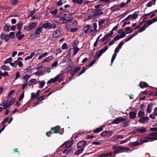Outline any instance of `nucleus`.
Listing matches in <instances>:
<instances>
[{"mask_svg": "<svg viewBox=\"0 0 157 157\" xmlns=\"http://www.w3.org/2000/svg\"><path fill=\"white\" fill-rule=\"evenodd\" d=\"M107 36H106L105 35L103 38H102L100 40L101 42H103L104 41L106 40L107 39Z\"/></svg>", "mask_w": 157, "mask_h": 157, "instance_id": "69168bd1", "label": "nucleus"}, {"mask_svg": "<svg viewBox=\"0 0 157 157\" xmlns=\"http://www.w3.org/2000/svg\"><path fill=\"white\" fill-rule=\"evenodd\" d=\"M39 82L40 88H42L44 86L45 84V82L44 81H40Z\"/></svg>", "mask_w": 157, "mask_h": 157, "instance_id": "a18cd8bd", "label": "nucleus"}, {"mask_svg": "<svg viewBox=\"0 0 157 157\" xmlns=\"http://www.w3.org/2000/svg\"><path fill=\"white\" fill-rule=\"evenodd\" d=\"M36 82V79L32 78L30 79L28 82V85L30 86L34 83H35Z\"/></svg>", "mask_w": 157, "mask_h": 157, "instance_id": "5701e85b", "label": "nucleus"}, {"mask_svg": "<svg viewBox=\"0 0 157 157\" xmlns=\"http://www.w3.org/2000/svg\"><path fill=\"white\" fill-rule=\"evenodd\" d=\"M157 21V18H155L151 20H149L146 22V25L147 26H148L152 24L153 22H155Z\"/></svg>", "mask_w": 157, "mask_h": 157, "instance_id": "4468645a", "label": "nucleus"}, {"mask_svg": "<svg viewBox=\"0 0 157 157\" xmlns=\"http://www.w3.org/2000/svg\"><path fill=\"white\" fill-rule=\"evenodd\" d=\"M124 44V43L123 42H121L118 46L116 47L115 49V50L114 52L115 53L116 52H119V50L121 49Z\"/></svg>", "mask_w": 157, "mask_h": 157, "instance_id": "2eb2a0df", "label": "nucleus"}, {"mask_svg": "<svg viewBox=\"0 0 157 157\" xmlns=\"http://www.w3.org/2000/svg\"><path fill=\"white\" fill-rule=\"evenodd\" d=\"M3 101L5 102V103L9 106L13 104L14 101L12 100L11 99L10 100H7L6 101L4 100Z\"/></svg>", "mask_w": 157, "mask_h": 157, "instance_id": "a211bd4d", "label": "nucleus"}, {"mask_svg": "<svg viewBox=\"0 0 157 157\" xmlns=\"http://www.w3.org/2000/svg\"><path fill=\"white\" fill-rule=\"evenodd\" d=\"M113 34V32H110L109 33H108L107 35H106V36H107V38L108 39L109 37H111L112 36Z\"/></svg>", "mask_w": 157, "mask_h": 157, "instance_id": "5fc2aeb1", "label": "nucleus"}, {"mask_svg": "<svg viewBox=\"0 0 157 157\" xmlns=\"http://www.w3.org/2000/svg\"><path fill=\"white\" fill-rule=\"evenodd\" d=\"M67 20L66 18H61L60 20V21L59 22L61 24H64L66 22Z\"/></svg>", "mask_w": 157, "mask_h": 157, "instance_id": "58836bf2", "label": "nucleus"}, {"mask_svg": "<svg viewBox=\"0 0 157 157\" xmlns=\"http://www.w3.org/2000/svg\"><path fill=\"white\" fill-rule=\"evenodd\" d=\"M63 74L60 73L58 75L54 78H52L50 79L47 83L48 84L50 83L55 82L59 80V82H61L63 79Z\"/></svg>", "mask_w": 157, "mask_h": 157, "instance_id": "20e7f679", "label": "nucleus"}, {"mask_svg": "<svg viewBox=\"0 0 157 157\" xmlns=\"http://www.w3.org/2000/svg\"><path fill=\"white\" fill-rule=\"evenodd\" d=\"M145 116V113L142 110H140L138 114V116L140 117H144Z\"/></svg>", "mask_w": 157, "mask_h": 157, "instance_id": "bb28decb", "label": "nucleus"}, {"mask_svg": "<svg viewBox=\"0 0 157 157\" xmlns=\"http://www.w3.org/2000/svg\"><path fill=\"white\" fill-rule=\"evenodd\" d=\"M43 29L41 27L37 28L35 31V33L36 35H39L40 33L42 32Z\"/></svg>", "mask_w": 157, "mask_h": 157, "instance_id": "6ab92c4d", "label": "nucleus"}, {"mask_svg": "<svg viewBox=\"0 0 157 157\" xmlns=\"http://www.w3.org/2000/svg\"><path fill=\"white\" fill-rule=\"evenodd\" d=\"M37 24L36 22H33L26 27H24V28L26 27V28H25V29L27 31H29L30 30L33 29L36 26Z\"/></svg>", "mask_w": 157, "mask_h": 157, "instance_id": "6e6552de", "label": "nucleus"}, {"mask_svg": "<svg viewBox=\"0 0 157 157\" xmlns=\"http://www.w3.org/2000/svg\"><path fill=\"white\" fill-rule=\"evenodd\" d=\"M9 37H11V38H13L15 36V33L14 32H11L9 33Z\"/></svg>", "mask_w": 157, "mask_h": 157, "instance_id": "de8ad7c7", "label": "nucleus"}, {"mask_svg": "<svg viewBox=\"0 0 157 157\" xmlns=\"http://www.w3.org/2000/svg\"><path fill=\"white\" fill-rule=\"evenodd\" d=\"M72 18H73V17H72V15L70 14L69 15V17H66V19L67 21H70L71 20H72Z\"/></svg>", "mask_w": 157, "mask_h": 157, "instance_id": "4d7b16f0", "label": "nucleus"}, {"mask_svg": "<svg viewBox=\"0 0 157 157\" xmlns=\"http://www.w3.org/2000/svg\"><path fill=\"white\" fill-rule=\"evenodd\" d=\"M23 26V23L22 22H20L17 24V29L19 30H20L22 29Z\"/></svg>", "mask_w": 157, "mask_h": 157, "instance_id": "f704fd0d", "label": "nucleus"}, {"mask_svg": "<svg viewBox=\"0 0 157 157\" xmlns=\"http://www.w3.org/2000/svg\"><path fill=\"white\" fill-rule=\"evenodd\" d=\"M73 49V55H75L78 52L79 50V48L75 46H74Z\"/></svg>", "mask_w": 157, "mask_h": 157, "instance_id": "a878e982", "label": "nucleus"}, {"mask_svg": "<svg viewBox=\"0 0 157 157\" xmlns=\"http://www.w3.org/2000/svg\"><path fill=\"white\" fill-rule=\"evenodd\" d=\"M25 35L22 34V35H18L17 36H16V37L17 38V39L18 40H21L24 36Z\"/></svg>", "mask_w": 157, "mask_h": 157, "instance_id": "c03bdc74", "label": "nucleus"}, {"mask_svg": "<svg viewBox=\"0 0 157 157\" xmlns=\"http://www.w3.org/2000/svg\"><path fill=\"white\" fill-rule=\"evenodd\" d=\"M12 58L11 57H10L7 59H6L4 61V63L5 64H6L8 63H10V62L12 60Z\"/></svg>", "mask_w": 157, "mask_h": 157, "instance_id": "ea45409f", "label": "nucleus"}, {"mask_svg": "<svg viewBox=\"0 0 157 157\" xmlns=\"http://www.w3.org/2000/svg\"><path fill=\"white\" fill-rule=\"evenodd\" d=\"M84 150V148H80L78 149L77 151L75 152V154L76 155H79L82 153Z\"/></svg>", "mask_w": 157, "mask_h": 157, "instance_id": "c85d7f7f", "label": "nucleus"}, {"mask_svg": "<svg viewBox=\"0 0 157 157\" xmlns=\"http://www.w3.org/2000/svg\"><path fill=\"white\" fill-rule=\"evenodd\" d=\"M35 75L38 76L40 75H42L43 74L42 73L41 70V69L40 70H39L37 71L35 73Z\"/></svg>", "mask_w": 157, "mask_h": 157, "instance_id": "09e8293b", "label": "nucleus"}, {"mask_svg": "<svg viewBox=\"0 0 157 157\" xmlns=\"http://www.w3.org/2000/svg\"><path fill=\"white\" fill-rule=\"evenodd\" d=\"M63 4V1L62 0H59L58 2H57V5L58 6H61Z\"/></svg>", "mask_w": 157, "mask_h": 157, "instance_id": "bf43d9fd", "label": "nucleus"}, {"mask_svg": "<svg viewBox=\"0 0 157 157\" xmlns=\"http://www.w3.org/2000/svg\"><path fill=\"white\" fill-rule=\"evenodd\" d=\"M96 61L95 59L92 60L89 64L88 66L89 67L92 66L94 64Z\"/></svg>", "mask_w": 157, "mask_h": 157, "instance_id": "864d4df0", "label": "nucleus"}, {"mask_svg": "<svg viewBox=\"0 0 157 157\" xmlns=\"http://www.w3.org/2000/svg\"><path fill=\"white\" fill-rule=\"evenodd\" d=\"M148 26H147L146 25V23L144 24V26H143L139 29V32L140 33H141L144 31L146 29V28Z\"/></svg>", "mask_w": 157, "mask_h": 157, "instance_id": "c9c22d12", "label": "nucleus"}, {"mask_svg": "<svg viewBox=\"0 0 157 157\" xmlns=\"http://www.w3.org/2000/svg\"><path fill=\"white\" fill-rule=\"evenodd\" d=\"M56 25L55 24H51L49 28V29H55L56 28Z\"/></svg>", "mask_w": 157, "mask_h": 157, "instance_id": "603ef678", "label": "nucleus"}, {"mask_svg": "<svg viewBox=\"0 0 157 157\" xmlns=\"http://www.w3.org/2000/svg\"><path fill=\"white\" fill-rule=\"evenodd\" d=\"M149 120V119L148 117H144L140 118L139 121V122L144 124L147 122Z\"/></svg>", "mask_w": 157, "mask_h": 157, "instance_id": "ddd939ff", "label": "nucleus"}, {"mask_svg": "<svg viewBox=\"0 0 157 157\" xmlns=\"http://www.w3.org/2000/svg\"><path fill=\"white\" fill-rule=\"evenodd\" d=\"M20 73L19 71H17L16 72L15 74V77L14 80H16L20 76Z\"/></svg>", "mask_w": 157, "mask_h": 157, "instance_id": "49530a36", "label": "nucleus"}, {"mask_svg": "<svg viewBox=\"0 0 157 157\" xmlns=\"http://www.w3.org/2000/svg\"><path fill=\"white\" fill-rule=\"evenodd\" d=\"M9 37H9V35H6L4 36V37L3 39L5 41L7 42V41H8L9 40Z\"/></svg>", "mask_w": 157, "mask_h": 157, "instance_id": "8fccbe9b", "label": "nucleus"}, {"mask_svg": "<svg viewBox=\"0 0 157 157\" xmlns=\"http://www.w3.org/2000/svg\"><path fill=\"white\" fill-rule=\"evenodd\" d=\"M108 47L106 46H105L104 48H102L97 51L95 55V58L97 59L101 56L108 49Z\"/></svg>", "mask_w": 157, "mask_h": 157, "instance_id": "39448f33", "label": "nucleus"}, {"mask_svg": "<svg viewBox=\"0 0 157 157\" xmlns=\"http://www.w3.org/2000/svg\"><path fill=\"white\" fill-rule=\"evenodd\" d=\"M125 119L123 117H119L114 119L113 122V123L114 124H119L120 122L124 121Z\"/></svg>", "mask_w": 157, "mask_h": 157, "instance_id": "1a4fd4ad", "label": "nucleus"}, {"mask_svg": "<svg viewBox=\"0 0 157 157\" xmlns=\"http://www.w3.org/2000/svg\"><path fill=\"white\" fill-rule=\"evenodd\" d=\"M54 38H57L61 36V33L60 29L56 30L52 34Z\"/></svg>", "mask_w": 157, "mask_h": 157, "instance_id": "9d476101", "label": "nucleus"}, {"mask_svg": "<svg viewBox=\"0 0 157 157\" xmlns=\"http://www.w3.org/2000/svg\"><path fill=\"white\" fill-rule=\"evenodd\" d=\"M31 70L30 67H29L27 68H25L24 70V71L25 72L27 73L29 72Z\"/></svg>", "mask_w": 157, "mask_h": 157, "instance_id": "338daca9", "label": "nucleus"}, {"mask_svg": "<svg viewBox=\"0 0 157 157\" xmlns=\"http://www.w3.org/2000/svg\"><path fill=\"white\" fill-rule=\"evenodd\" d=\"M9 27V26L7 24H6L3 28L4 30L6 31H9L10 30Z\"/></svg>", "mask_w": 157, "mask_h": 157, "instance_id": "4c0bfd02", "label": "nucleus"}, {"mask_svg": "<svg viewBox=\"0 0 157 157\" xmlns=\"http://www.w3.org/2000/svg\"><path fill=\"white\" fill-rule=\"evenodd\" d=\"M2 69L4 71H9L10 70L9 67L6 65H3L1 66Z\"/></svg>", "mask_w": 157, "mask_h": 157, "instance_id": "473e14b6", "label": "nucleus"}, {"mask_svg": "<svg viewBox=\"0 0 157 157\" xmlns=\"http://www.w3.org/2000/svg\"><path fill=\"white\" fill-rule=\"evenodd\" d=\"M35 55V52H33L30 55L27 56L25 58V60L31 59L33 56Z\"/></svg>", "mask_w": 157, "mask_h": 157, "instance_id": "c756f323", "label": "nucleus"}, {"mask_svg": "<svg viewBox=\"0 0 157 157\" xmlns=\"http://www.w3.org/2000/svg\"><path fill=\"white\" fill-rule=\"evenodd\" d=\"M18 2V0H14L11 2V4L13 5H15Z\"/></svg>", "mask_w": 157, "mask_h": 157, "instance_id": "774afa93", "label": "nucleus"}, {"mask_svg": "<svg viewBox=\"0 0 157 157\" xmlns=\"http://www.w3.org/2000/svg\"><path fill=\"white\" fill-rule=\"evenodd\" d=\"M136 34H135V33L132 34L129 37H128L127 40V41H129L130 40H131L132 38L135 35H136Z\"/></svg>", "mask_w": 157, "mask_h": 157, "instance_id": "680f3d73", "label": "nucleus"}, {"mask_svg": "<svg viewBox=\"0 0 157 157\" xmlns=\"http://www.w3.org/2000/svg\"><path fill=\"white\" fill-rule=\"evenodd\" d=\"M68 47V45L66 43H64L61 47V48L63 50H65Z\"/></svg>", "mask_w": 157, "mask_h": 157, "instance_id": "37998d69", "label": "nucleus"}, {"mask_svg": "<svg viewBox=\"0 0 157 157\" xmlns=\"http://www.w3.org/2000/svg\"><path fill=\"white\" fill-rule=\"evenodd\" d=\"M80 68H81L79 66V67H75L74 69V70L73 71H74V72L75 73H76L78 71H79L80 70Z\"/></svg>", "mask_w": 157, "mask_h": 157, "instance_id": "e2e57ef3", "label": "nucleus"}, {"mask_svg": "<svg viewBox=\"0 0 157 157\" xmlns=\"http://www.w3.org/2000/svg\"><path fill=\"white\" fill-rule=\"evenodd\" d=\"M121 38L119 35H117L114 38L113 41H116L117 40L120 39Z\"/></svg>", "mask_w": 157, "mask_h": 157, "instance_id": "13d9d810", "label": "nucleus"}, {"mask_svg": "<svg viewBox=\"0 0 157 157\" xmlns=\"http://www.w3.org/2000/svg\"><path fill=\"white\" fill-rule=\"evenodd\" d=\"M53 59V56H50L47 58L45 59H44L43 62V63H46L49 62L52 60Z\"/></svg>", "mask_w": 157, "mask_h": 157, "instance_id": "cd10ccee", "label": "nucleus"}, {"mask_svg": "<svg viewBox=\"0 0 157 157\" xmlns=\"http://www.w3.org/2000/svg\"><path fill=\"white\" fill-rule=\"evenodd\" d=\"M138 16V15L136 13H133L131 15V17L132 19H136Z\"/></svg>", "mask_w": 157, "mask_h": 157, "instance_id": "3c124183", "label": "nucleus"}, {"mask_svg": "<svg viewBox=\"0 0 157 157\" xmlns=\"http://www.w3.org/2000/svg\"><path fill=\"white\" fill-rule=\"evenodd\" d=\"M78 30V29L77 28H71L70 29V31L74 33L77 31Z\"/></svg>", "mask_w": 157, "mask_h": 157, "instance_id": "0e129e2a", "label": "nucleus"}, {"mask_svg": "<svg viewBox=\"0 0 157 157\" xmlns=\"http://www.w3.org/2000/svg\"><path fill=\"white\" fill-rule=\"evenodd\" d=\"M136 131L140 133H143L146 131V129L144 127H142L137 129Z\"/></svg>", "mask_w": 157, "mask_h": 157, "instance_id": "4be33fe9", "label": "nucleus"}, {"mask_svg": "<svg viewBox=\"0 0 157 157\" xmlns=\"http://www.w3.org/2000/svg\"><path fill=\"white\" fill-rule=\"evenodd\" d=\"M130 117L132 119H134L136 117V113L135 112H130L129 113Z\"/></svg>", "mask_w": 157, "mask_h": 157, "instance_id": "f3484780", "label": "nucleus"}, {"mask_svg": "<svg viewBox=\"0 0 157 157\" xmlns=\"http://www.w3.org/2000/svg\"><path fill=\"white\" fill-rule=\"evenodd\" d=\"M102 10V9L94 10V16L96 17L100 15L103 14V12L101 11Z\"/></svg>", "mask_w": 157, "mask_h": 157, "instance_id": "f8f14e48", "label": "nucleus"}, {"mask_svg": "<svg viewBox=\"0 0 157 157\" xmlns=\"http://www.w3.org/2000/svg\"><path fill=\"white\" fill-rule=\"evenodd\" d=\"M139 86H140L141 88H143L144 87L148 86V85L147 84L146 82H141L139 84Z\"/></svg>", "mask_w": 157, "mask_h": 157, "instance_id": "b1692460", "label": "nucleus"}, {"mask_svg": "<svg viewBox=\"0 0 157 157\" xmlns=\"http://www.w3.org/2000/svg\"><path fill=\"white\" fill-rule=\"evenodd\" d=\"M113 133V132L111 131H104L101 134V136L103 137H109Z\"/></svg>", "mask_w": 157, "mask_h": 157, "instance_id": "0eeeda50", "label": "nucleus"}, {"mask_svg": "<svg viewBox=\"0 0 157 157\" xmlns=\"http://www.w3.org/2000/svg\"><path fill=\"white\" fill-rule=\"evenodd\" d=\"M30 76L31 75H29L28 74H27L23 76L22 78L24 79H28Z\"/></svg>", "mask_w": 157, "mask_h": 157, "instance_id": "a19ab883", "label": "nucleus"}, {"mask_svg": "<svg viewBox=\"0 0 157 157\" xmlns=\"http://www.w3.org/2000/svg\"><path fill=\"white\" fill-rule=\"evenodd\" d=\"M48 54V53L47 52H45L44 53L41 54L40 56L38 58V59L40 60L42 58L44 57L47 56Z\"/></svg>", "mask_w": 157, "mask_h": 157, "instance_id": "e433bc0d", "label": "nucleus"}, {"mask_svg": "<svg viewBox=\"0 0 157 157\" xmlns=\"http://www.w3.org/2000/svg\"><path fill=\"white\" fill-rule=\"evenodd\" d=\"M58 13V10L57 9H56L54 11H52L51 12V13L54 15H56Z\"/></svg>", "mask_w": 157, "mask_h": 157, "instance_id": "6e6d98bb", "label": "nucleus"}, {"mask_svg": "<svg viewBox=\"0 0 157 157\" xmlns=\"http://www.w3.org/2000/svg\"><path fill=\"white\" fill-rule=\"evenodd\" d=\"M72 2L74 3H76L78 4H82L83 2V0H72Z\"/></svg>", "mask_w": 157, "mask_h": 157, "instance_id": "72a5a7b5", "label": "nucleus"}, {"mask_svg": "<svg viewBox=\"0 0 157 157\" xmlns=\"http://www.w3.org/2000/svg\"><path fill=\"white\" fill-rule=\"evenodd\" d=\"M86 141H81L78 143L77 147L79 148H84V147L86 145Z\"/></svg>", "mask_w": 157, "mask_h": 157, "instance_id": "9b49d317", "label": "nucleus"}, {"mask_svg": "<svg viewBox=\"0 0 157 157\" xmlns=\"http://www.w3.org/2000/svg\"><path fill=\"white\" fill-rule=\"evenodd\" d=\"M103 127L104 126H102L98 128H96L94 131V133H98L100 132L103 129Z\"/></svg>", "mask_w": 157, "mask_h": 157, "instance_id": "7c9ffc66", "label": "nucleus"}, {"mask_svg": "<svg viewBox=\"0 0 157 157\" xmlns=\"http://www.w3.org/2000/svg\"><path fill=\"white\" fill-rule=\"evenodd\" d=\"M117 55V54L116 53H115L112 56V58L111 60V63L112 64L113 62L114 61V60L115 59L116 56Z\"/></svg>", "mask_w": 157, "mask_h": 157, "instance_id": "79ce46f5", "label": "nucleus"}, {"mask_svg": "<svg viewBox=\"0 0 157 157\" xmlns=\"http://www.w3.org/2000/svg\"><path fill=\"white\" fill-rule=\"evenodd\" d=\"M60 128V127L59 126H57L55 127L52 128V130L53 132L54 133H59V130Z\"/></svg>", "mask_w": 157, "mask_h": 157, "instance_id": "412c9836", "label": "nucleus"}, {"mask_svg": "<svg viewBox=\"0 0 157 157\" xmlns=\"http://www.w3.org/2000/svg\"><path fill=\"white\" fill-rule=\"evenodd\" d=\"M157 140V137H153L150 136L147 137L145 138L144 140H141L142 142L140 143H139L138 141L132 142L131 143V144L133 146H137L140 145L143 143H145L148 142L152 141L155 140Z\"/></svg>", "mask_w": 157, "mask_h": 157, "instance_id": "f03ea898", "label": "nucleus"}, {"mask_svg": "<svg viewBox=\"0 0 157 157\" xmlns=\"http://www.w3.org/2000/svg\"><path fill=\"white\" fill-rule=\"evenodd\" d=\"M108 47L106 46H105L104 48H102L97 51L95 55V58L97 59L101 56L108 49Z\"/></svg>", "mask_w": 157, "mask_h": 157, "instance_id": "423d86ee", "label": "nucleus"}, {"mask_svg": "<svg viewBox=\"0 0 157 157\" xmlns=\"http://www.w3.org/2000/svg\"><path fill=\"white\" fill-rule=\"evenodd\" d=\"M153 104L151 103L149 104L147 106V112L148 113H150L151 111L152 108Z\"/></svg>", "mask_w": 157, "mask_h": 157, "instance_id": "aec40b11", "label": "nucleus"}, {"mask_svg": "<svg viewBox=\"0 0 157 157\" xmlns=\"http://www.w3.org/2000/svg\"><path fill=\"white\" fill-rule=\"evenodd\" d=\"M5 102H4L3 101L2 102L1 104H0V105H1V106H3V109H7V108H9V106L7 105L6 103H5Z\"/></svg>", "mask_w": 157, "mask_h": 157, "instance_id": "2f4dec72", "label": "nucleus"}, {"mask_svg": "<svg viewBox=\"0 0 157 157\" xmlns=\"http://www.w3.org/2000/svg\"><path fill=\"white\" fill-rule=\"evenodd\" d=\"M50 26V23L49 22H47L45 24H43L42 26H41L42 28L43 29V28H44L45 29H47L49 28Z\"/></svg>", "mask_w": 157, "mask_h": 157, "instance_id": "393cba45", "label": "nucleus"}, {"mask_svg": "<svg viewBox=\"0 0 157 157\" xmlns=\"http://www.w3.org/2000/svg\"><path fill=\"white\" fill-rule=\"evenodd\" d=\"M45 97L44 95H43V96H41V97H40L39 98H38L37 100H39V101H42L43 100H44L45 98Z\"/></svg>", "mask_w": 157, "mask_h": 157, "instance_id": "052dcab7", "label": "nucleus"}, {"mask_svg": "<svg viewBox=\"0 0 157 157\" xmlns=\"http://www.w3.org/2000/svg\"><path fill=\"white\" fill-rule=\"evenodd\" d=\"M40 92V90H38L37 92H36V94H35L34 93H32L31 94V98H37L39 96V93Z\"/></svg>", "mask_w": 157, "mask_h": 157, "instance_id": "dca6fc26", "label": "nucleus"}, {"mask_svg": "<svg viewBox=\"0 0 157 157\" xmlns=\"http://www.w3.org/2000/svg\"><path fill=\"white\" fill-rule=\"evenodd\" d=\"M112 148L114 150L113 152L115 154H118L125 151L129 149L128 147H123L121 146H114Z\"/></svg>", "mask_w": 157, "mask_h": 157, "instance_id": "7ed1b4c3", "label": "nucleus"}, {"mask_svg": "<svg viewBox=\"0 0 157 157\" xmlns=\"http://www.w3.org/2000/svg\"><path fill=\"white\" fill-rule=\"evenodd\" d=\"M74 141H67L64 143L59 148L60 150L62 151V153L65 155H67L69 153H71L73 150L71 146L74 143Z\"/></svg>", "mask_w": 157, "mask_h": 157, "instance_id": "f257e3e1", "label": "nucleus"}]
</instances>
